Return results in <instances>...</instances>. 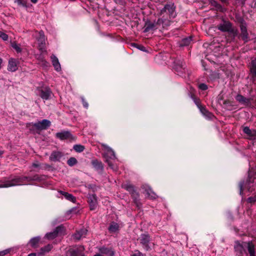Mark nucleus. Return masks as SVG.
I'll return each mask as SVG.
<instances>
[{"instance_id":"473e14b6","label":"nucleus","mask_w":256,"mask_h":256,"mask_svg":"<svg viewBox=\"0 0 256 256\" xmlns=\"http://www.w3.org/2000/svg\"><path fill=\"white\" fill-rule=\"evenodd\" d=\"M192 40V37H188L186 38H183L180 43V46H188L190 44V42Z\"/></svg>"},{"instance_id":"79ce46f5","label":"nucleus","mask_w":256,"mask_h":256,"mask_svg":"<svg viewBox=\"0 0 256 256\" xmlns=\"http://www.w3.org/2000/svg\"><path fill=\"white\" fill-rule=\"evenodd\" d=\"M244 181H241L238 184V187L240 188V194H242L243 192V186L244 185Z\"/></svg>"},{"instance_id":"412c9836","label":"nucleus","mask_w":256,"mask_h":256,"mask_svg":"<svg viewBox=\"0 0 256 256\" xmlns=\"http://www.w3.org/2000/svg\"><path fill=\"white\" fill-rule=\"evenodd\" d=\"M92 164L94 168L100 172L104 170V166L102 162L98 160H94L92 161Z\"/></svg>"},{"instance_id":"cd10ccee","label":"nucleus","mask_w":256,"mask_h":256,"mask_svg":"<svg viewBox=\"0 0 256 256\" xmlns=\"http://www.w3.org/2000/svg\"><path fill=\"white\" fill-rule=\"evenodd\" d=\"M105 148L107 149L106 155L111 159L116 158V156L114 150L106 144H102Z\"/></svg>"},{"instance_id":"f8f14e48","label":"nucleus","mask_w":256,"mask_h":256,"mask_svg":"<svg viewBox=\"0 0 256 256\" xmlns=\"http://www.w3.org/2000/svg\"><path fill=\"white\" fill-rule=\"evenodd\" d=\"M88 201L90 205V210H95L98 206V200L96 195L95 194H90Z\"/></svg>"},{"instance_id":"6e6552de","label":"nucleus","mask_w":256,"mask_h":256,"mask_svg":"<svg viewBox=\"0 0 256 256\" xmlns=\"http://www.w3.org/2000/svg\"><path fill=\"white\" fill-rule=\"evenodd\" d=\"M150 240V236L148 234H143L140 235V243L146 250H148L150 249V247L149 246V242Z\"/></svg>"},{"instance_id":"e2e57ef3","label":"nucleus","mask_w":256,"mask_h":256,"mask_svg":"<svg viewBox=\"0 0 256 256\" xmlns=\"http://www.w3.org/2000/svg\"><path fill=\"white\" fill-rule=\"evenodd\" d=\"M142 50H143V48H144V46H141V48H138Z\"/></svg>"},{"instance_id":"69168bd1","label":"nucleus","mask_w":256,"mask_h":256,"mask_svg":"<svg viewBox=\"0 0 256 256\" xmlns=\"http://www.w3.org/2000/svg\"><path fill=\"white\" fill-rule=\"evenodd\" d=\"M81 256H85V255H84V254H82V255Z\"/></svg>"},{"instance_id":"f3484780","label":"nucleus","mask_w":256,"mask_h":256,"mask_svg":"<svg viewBox=\"0 0 256 256\" xmlns=\"http://www.w3.org/2000/svg\"><path fill=\"white\" fill-rule=\"evenodd\" d=\"M18 68L17 61L14 58H10L8 61V70L10 72H15Z\"/></svg>"},{"instance_id":"9b49d317","label":"nucleus","mask_w":256,"mask_h":256,"mask_svg":"<svg viewBox=\"0 0 256 256\" xmlns=\"http://www.w3.org/2000/svg\"><path fill=\"white\" fill-rule=\"evenodd\" d=\"M142 188L144 190L148 198L152 200H155L158 198V196L152 190V188L148 186L146 184L142 185Z\"/></svg>"},{"instance_id":"4c0bfd02","label":"nucleus","mask_w":256,"mask_h":256,"mask_svg":"<svg viewBox=\"0 0 256 256\" xmlns=\"http://www.w3.org/2000/svg\"><path fill=\"white\" fill-rule=\"evenodd\" d=\"M118 229V226L116 223L113 222L112 224L109 228L108 230L112 232H115Z\"/></svg>"},{"instance_id":"c756f323","label":"nucleus","mask_w":256,"mask_h":256,"mask_svg":"<svg viewBox=\"0 0 256 256\" xmlns=\"http://www.w3.org/2000/svg\"><path fill=\"white\" fill-rule=\"evenodd\" d=\"M199 108L201 112L206 117L210 118L214 116L212 113L209 112L204 107L200 106Z\"/></svg>"},{"instance_id":"0eeeda50","label":"nucleus","mask_w":256,"mask_h":256,"mask_svg":"<svg viewBox=\"0 0 256 256\" xmlns=\"http://www.w3.org/2000/svg\"><path fill=\"white\" fill-rule=\"evenodd\" d=\"M50 122L49 120L44 119L42 121H39L38 122L32 124V125L36 130H46L50 126Z\"/></svg>"},{"instance_id":"2f4dec72","label":"nucleus","mask_w":256,"mask_h":256,"mask_svg":"<svg viewBox=\"0 0 256 256\" xmlns=\"http://www.w3.org/2000/svg\"><path fill=\"white\" fill-rule=\"evenodd\" d=\"M124 188L128 190L130 194L132 195V193L135 192H136L134 186L130 184H126L124 186Z\"/></svg>"},{"instance_id":"20e7f679","label":"nucleus","mask_w":256,"mask_h":256,"mask_svg":"<svg viewBox=\"0 0 256 256\" xmlns=\"http://www.w3.org/2000/svg\"><path fill=\"white\" fill-rule=\"evenodd\" d=\"M64 230V228L62 225L57 226L53 232L47 233L45 237L50 240H52L58 236L59 234H61Z\"/></svg>"},{"instance_id":"3c124183","label":"nucleus","mask_w":256,"mask_h":256,"mask_svg":"<svg viewBox=\"0 0 256 256\" xmlns=\"http://www.w3.org/2000/svg\"><path fill=\"white\" fill-rule=\"evenodd\" d=\"M251 7L254 8H256V0H254L251 4Z\"/></svg>"},{"instance_id":"7ed1b4c3","label":"nucleus","mask_w":256,"mask_h":256,"mask_svg":"<svg viewBox=\"0 0 256 256\" xmlns=\"http://www.w3.org/2000/svg\"><path fill=\"white\" fill-rule=\"evenodd\" d=\"M217 28L222 32H228L232 36V40L238 35V30L228 20H222V22L217 26Z\"/></svg>"},{"instance_id":"1a4fd4ad","label":"nucleus","mask_w":256,"mask_h":256,"mask_svg":"<svg viewBox=\"0 0 256 256\" xmlns=\"http://www.w3.org/2000/svg\"><path fill=\"white\" fill-rule=\"evenodd\" d=\"M240 34L238 36L239 38H241L244 43L248 42L250 40V36L247 30V26H240Z\"/></svg>"},{"instance_id":"b1692460","label":"nucleus","mask_w":256,"mask_h":256,"mask_svg":"<svg viewBox=\"0 0 256 256\" xmlns=\"http://www.w3.org/2000/svg\"><path fill=\"white\" fill-rule=\"evenodd\" d=\"M131 196L132 197L134 200V202L136 205L137 207L140 208V206H142V204L140 202L139 194L138 192H135L132 193V194L131 195Z\"/></svg>"},{"instance_id":"4468645a","label":"nucleus","mask_w":256,"mask_h":256,"mask_svg":"<svg viewBox=\"0 0 256 256\" xmlns=\"http://www.w3.org/2000/svg\"><path fill=\"white\" fill-rule=\"evenodd\" d=\"M236 100L241 104H243L246 106H250L251 104V99L246 98L243 96L238 94L235 98Z\"/></svg>"},{"instance_id":"49530a36","label":"nucleus","mask_w":256,"mask_h":256,"mask_svg":"<svg viewBox=\"0 0 256 256\" xmlns=\"http://www.w3.org/2000/svg\"><path fill=\"white\" fill-rule=\"evenodd\" d=\"M18 5L24 7H27L26 2L24 0H18L16 2Z\"/></svg>"},{"instance_id":"ddd939ff","label":"nucleus","mask_w":256,"mask_h":256,"mask_svg":"<svg viewBox=\"0 0 256 256\" xmlns=\"http://www.w3.org/2000/svg\"><path fill=\"white\" fill-rule=\"evenodd\" d=\"M242 130L248 136L249 140H254L256 139V130H251L248 126H244Z\"/></svg>"},{"instance_id":"603ef678","label":"nucleus","mask_w":256,"mask_h":256,"mask_svg":"<svg viewBox=\"0 0 256 256\" xmlns=\"http://www.w3.org/2000/svg\"><path fill=\"white\" fill-rule=\"evenodd\" d=\"M32 166L34 168H38L39 167L40 165L38 163H33L32 164Z\"/></svg>"},{"instance_id":"f03ea898","label":"nucleus","mask_w":256,"mask_h":256,"mask_svg":"<svg viewBox=\"0 0 256 256\" xmlns=\"http://www.w3.org/2000/svg\"><path fill=\"white\" fill-rule=\"evenodd\" d=\"M25 181L27 182H32L31 176H15L10 180L6 181H0V188H8L17 185H20L24 183Z\"/></svg>"},{"instance_id":"8fccbe9b","label":"nucleus","mask_w":256,"mask_h":256,"mask_svg":"<svg viewBox=\"0 0 256 256\" xmlns=\"http://www.w3.org/2000/svg\"><path fill=\"white\" fill-rule=\"evenodd\" d=\"M131 256H144V255L142 252L138 251V252L132 254Z\"/></svg>"},{"instance_id":"6ab92c4d","label":"nucleus","mask_w":256,"mask_h":256,"mask_svg":"<svg viewBox=\"0 0 256 256\" xmlns=\"http://www.w3.org/2000/svg\"><path fill=\"white\" fill-rule=\"evenodd\" d=\"M40 241V237L39 236L34 237L32 238L29 242L28 244L32 248H37L39 246V244Z\"/></svg>"},{"instance_id":"72a5a7b5","label":"nucleus","mask_w":256,"mask_h":256,"mask_svg":"<svg viewBox=\"0 0 256 256\" xmlns=\"http://www.w3.org/2000/svg\"><path fill=\"white\" fill-rule=\"evenodd\" d=\"M79 250L78 249L70 248L67 252V256H78Z\"/></svg>"},{"instance_id":"4be33fe9","label":"nucleus","mask_w":256,"mask_h":256,"mask_svg":"<svg viewBox=\"0 0 256 256\" xmlns=\"http://www.w3.org/2000/svg\"><path fill=\"white\" fill-rule=\"evenodd\" d=\"M86 232L87 230L84 229L77 231L72 235L73 238L76 240H78L82 236H84L86 234Z\"/></svg>"},{"instance_id":"7c9ffc66","label":"nucleus","mask_w":256,"mask_h":256,"mask_svg":"<svg viewBox=\"0 0 256 256\" xmlns=\"http://www.w3.org/2000/svg\"><path fill=\"white\" fill-rule=\"evenodd\" d=\"M234 248L236 252L240 253V254H242L244 247L238 241L235 242Z\"/></svg>"},{"instance_id":"5fc2aeb1","label":"nucleus","mask_w":256,"mask_h":256,"mask_svg":"<svg viewBox=\"0 0 256 256\" xmlns=\"http://www.w3.org/2000/svg\"><path fill=\"white\" fill-rule=\"evenodd\" d=\"M190 97L194 99V100H195V96L194 94H192V92H190Z\"/></svg>"},{"instance_id":"09e8293b","label":"nucleus","mask_w":256,"mask_h":256,"mask_svg":"<svg viewBox=\"0 0 256 256\" xmlns=\"http://www.w3.org/2000/svg\"><path fill=\"white\" fill-rule=\"evenodd\" d=\"M82 100L84 106L86 108H88V103L86 101L84 98H82Z\"/></svg>"},{"instance_id":"f704fd0d","label":"nucleus","mask_w":256,"mask_h":256,"mask_svg":"<svg viewBox=\"0 0 256 256\" xmlns=\"http://www.w3.org/2000/svg\"><path fill=\"white\" fill-rule=\"evenodd\" d=\"M74 150L78 152H81L84 150L85 148L81 144H75L73 147Z\"/></svg>"},{"instance_id":"ea45409f","label":"nucleus","mask_w":256,"mask_h":256,"mask_svg":"<svg viewBox=\"0 0 256 256\" xmlns=\"http://www.w3.org/2000/svg\"><path fill=\"white\" fill-rule=\"evenodd\" d=\"M12 46L16 51L17 52H20L22 48L20 46L17 44L15 42L12 43Z\"/></svg>"},{"instance_id":"a878e982","label":"nucleus","mask_w":256,"mask_h":256,"mask_svg":"<svg viewBox=\"0 0 256 256\" xmlns=\"http://www.w3.org/2000/svg\"><path fill=\"white\" fill-rule=\"evenodd\" d=\"M58 192L62 194V196H64V198L70 201V202H76V198L73 196L72 195V194H70L67 192H64V191H62V190H60L58 191Z\"/></svg>"},{"instance_id":"c03bdc74","label":"nucleus","mask_w":256,"mask_h":256,"mask_svg":"<svg viewBox=\"0 0 256 256\" xmlns=\"http://www.w3.org/2000/svg\"><path fill=\"white\" fill-rule=\"evenodd\" d=\"M247 202H249V203H254L255 202H256V195L254 196L249 197L247 199Z\"/></svg>"},{"instance_id":"423d86ee","label":"nucleus","mask_w":256,"mask_h":256,"mask_svg":"<svg viewBox=\"0 0 256 256\" xmlns=\"http://www.w3.org/2000/svg\"><path fill=\"white\" fill-rule=\"evenodd\" d=\"M38 90L39 92V96L45 100H49L52 94V90L48 87L38 88Z\"/></svg>"},{"instance_id":"bf43d9fd","label":"nucleus","mask_w":256,"mask_h":256,"mask_svg":"<svg viewBox=\"0 0 256 256\" xmlns=\"http://www.w3.org/2000/svg\"><path fill=\"white\" fill-rule=\"evenodd\" d=\"M194 102H195L196 104L198 105V107L200 106H200H199V104H198V102L196 101V100H194Z\"/></svg>"},{"instance_id":"a211bd4d","label":"nucleus","mask_w":256,"mask_h":256,"mask_svg":"<svg viewBox=\"0 0 256 256\" xmlns=\"http://www.w3.org/2000/svg\"><path fill=\"white\" fill-rule=\"evenodd\" d=\"M209 2L211 6H214L216 10L220 12H225L226 9L220 4L218 2L215 0H209Z\"/></svg>"},{"instance_id":"39448f33","label":"nucleus","mask_w":256,"mask_h":256,"mask_svg":"<svg viewBox=\"0 0 256 256\" xmlns=\"http://www.w3.org/2000/svg\"><path fill=\"white\" fill-rule=\"evenodd\" d=\"M39 36L36 38V40L38 42V50L42 52H46L45 48L46 38L44 32L42 30H40L38 32Z\"/></svg>"},{"instance_id":"9d476101","label":"nucleus","mask_w":256,"mask_h":256,"mask_svg":"<svg viewBox=\"0 0 256 256\" xmlns=\"http://www.w3.org/2000/svg\"><path fill=\"white\" fill-rule=\"evenodd\" d=\"M159 26L160 25L159 24H158V20H157L156 22L154 21V22L148 21L145 24L144 32H146L151 30H156L158 29L159 28Z\"/></svg>"},{"instance_id":"052dcab7","label":"nucleus","mask_w":256,"mask_h":256,"mask_svg":"<svg viewBox=\"0 0 256 256\" xmlns=\"http://www.w3.org/2000/svg\"><path fill=\"white\" fill-rule=\"evenodd\" d=\"M2 60L0 58V69L1 68V64L2 63Z\"/></svg>"},{"instance_id":"6e6d98bb","label":"nucleus","mask_w":256,"mask_h":256,"mask_svg":"<svg viewBox=\"0 0 256 256\" xmlns=\"http://www.w3.org/2000/svg\"><path fill=\"white\" fill-rule=\"evenodd\" d=\"M28 256H36V253H30Z\"/></svg>"},{"instance_id":"a18cd8bd","label":"nucleus","mask_w":256,"mask_h":256,"mask_svg":"<svg viewBox=\"0 0 256 256\" xmlns=\"http://www.w3.org/2000/svg\"><path fill=\"white\" fill-rule=\"evenodd\" d=\"M10 249H6L0 252V256H4L10 253Z\"/></svg>"},{"instance_id":"680f3d73","label":"nucleus","mask_w":256,"mask_h":256,"mask_svg":"<svg viewBox=\"0 0 256 256\" xmlns=\"http://www.w3.org/2000/svg\"><path fill=\"white\" fill-rule=\"evenodd\" d=\"M4 152L2 151H0V156L3 154Z\"/></svg>"},{"instance_id":"f257e3e1","label":"nucleus","mask_w":256,"mask_h":256,"mask_svg":"<svg viewBox=\"0 0 256 256\" xmlns=\"http://www.w3.org/2000/svg\"><path fill=\"white\" fill-rule=\"evenodd\" d=\"M176 6L174 3L166 4L160 10L159 15L162 17L159 18L158 24L162 26L163 28L168 26L170 24V19L176 16Z\"/></svg>"},{"instance_id":"13d9d810","label":"nucleus","mask_w":256,"mask_h":256,"mask_svg":"<svg viewBox=\"0 0 256 256\" xmlns=\"http://www.w3.org/2000/svg\"><path fill=\"white\" fill-rule=\"evenodd\" d=\"M94 256H103L100 254H94Z\"/></svg>"},{"instance_id":"dca6fc26","label":"nucleus","mask_w":256,"mask_h":256,"mask_svg":"<svg viewBox=\"0 0 256 256\" xmlns=\"http://www.w3.org/2000/svg\"><path fill=\"white\" fill-rule=\"evenodd\" d=\"M57 138L61 140H65L72 138V135L69 131H62L57 132L56 134Z\"/></svg>"},{"instance_id":"4d7b16f0","label":"nucleus","mask_w":256,"mask_h":256,"mask_svg":"<svg viewBox=\"0 0 256 256\" xmlns=\"http://www.w3.org/2000/svg\"><path fill=\"white\" fill-rule=\"evenodd\" d=\"M31 2L34 3V4H36V2H38V0H30Z\"/></svg>"},{"instance_id":"2eb2a0df","label":"nucleus","mask_w":256,"mask_h":256,"mask_svg":"<svg viewBox=\"0 0 256 256\" xmlns=\"http://www.w3.org/2000/svg\"><path fill=\"white\" fill-rule=\"evenodd\" d=\"M63 156L64 154L61 152L55 150L52 152L49 158L52 162H58Z\"/></svg>"},{"instance_id":"37998d69","label":"nucleus","mask_w":256,"mask_h":256,"mask_svg":"<svg viewBox=\"0 0 256 256\" xmlns=\"http://www.w3.org/2000/svg\"><path fill=\"white\" fill-rule=\"evenodd\" d=\"M198 88L202 90H206L208 88V86L204 83L200 84L198 86Z\"/></svg>"},{"instance_id":"a19ab883","label":"nucleus","mask_w":256,"mask_h":256,"mask_svg":"<svg viewBox=\"0 0 256 256\" xmlns=\"http://www.w3.org/2000/svg\"><path fill=\"white\" fill-rule=\"evenodd\" d=\"M0 38L4 41H6L8 40V36L6 33L0 30Z\"/></svg>"},{"instance_id":"0e129e2a","label":"nucleus","mask_w":256,"mask_h":256,"mask_svg":"<svg viewBox=\"0 0 256 256\" xmlns=\"http://www.w3.org/2000/svg\"><path fill=\"white\" fill-rule=\"evenodd\" d=\"M242 4L244 5V2H242Z\"/></svg>"},{"instance_id":"393cba45","label":"nucleus","mask_w":256,"mask_h":256,"mask_svg":"<svg viewBox=\"0 0 256 256\" xmlns=\"http://www.w3.org/2000/svg\"><path fill=\"white\" fill-rule=\"evenodd\" d=\"M247 248L249 254L248 256H256L255 246L252 242H248Z\"/></svg>"},{"instance_id":"e433bc0d","label":"nucleus","mask_w":256,"mask_h":256,"mask_svg":"<svg viewBox=\"0 0 256 256\" xmlns=\"http://www.w3.org/2000/svg\"><path fill=\"white\" fill-rule=\"evenodd\" d=\"M78 163V160L74 157L70 158L67 161L68 164L70 166H72Z\"/></svg>"},{"instance_id":"aec40b11","label":"nucleus","mask_w":256,"mask_h":256,"mask_svg":"<svg viewBox=\"0 0 256 256\" xmlns=\"http://www.w3.org/2000/svg\"><path fill=\"white\" fill-rule=\"evenodd\" d=\"M50 58L52 60V64L54 66L55 70L57 72L60 71L61 70V66L58 58L54 54L51 56Z\"/></svg>"},{"instance_id":"5701e85b","label":"nucleus","mask_w":256,"mask_h":256,"mask_svg":"<svg viewBox=\"0 0 256 256\" xmlns=\"http://www.w3.org/2000/svg\"><path fill=\"white\" fill-rule=\"evenodd\" d=\"M99 251L101 254L108 256H114V252L112 249L108 248L102 247L100 248Z\"/></svg>"},{"instance_id":"58836bf2","label":"nucleus","mask_w":256,"mask_h":256,"mask_svg":"<svg viewBox=\"0 0 256 256\" xmlns=\"http://www.w3.org/2000/svg\"><path fill=\"white\" fill-rule=\"evenodd\" d=\"M106 162L108 163V166L112 170H115V171L117 170H118L117 166L112 163V160L106 158Z\"/></svg>"},{"instance_id":"c9c22d12","label":"nucleus","mask_w":256,"mask_h":256,"mask_svg":"<svg viewBox=\"0 0 256 256\" xmlns=\"http://www.w3.org/2000/svg\"><path fill=\"white\" fill-rule=\"evenodd\" d=\"M236 21L240 24V26H246V24L244 20V18L239 15H236Z\"/></svg>"},{"instance_id":"bb28decb","label":"nucleus","mask_w":256,"mask_h":256,"mask_svg":"<svg viewBox=\"0 0 256 256\" xmlns=\"http://www.w3.org/2000/svg\"><path fill=\"white\" fill-rule=\"evenodd\" d=\"M53 246L52 244H48L46 246L40 248L38 254L44 255L46 253L50 252Z\"/></svg>"},{"instance_id":"864d4df0","label":"nucleus","mask_w":256,"mask_h":256,"mask_svg":"<svg viewBox=\"0 0 256 256\" xmlns=\"http://www.w3.org/2000/svg\"><path fill=\"white\" fill-rule=\"evenodd\" d=\"M222 2L228 4V0H220Z\"/></svg>"},{"instance_id":"c85d7f7f","label":"nucleus","mask_w":256,"mask_h":256,"mask_svg":"<svg viewBox=\"0 0 256 256\" xmlns=\"http://www.w3.org/2000/svg\"><path fill=\"white\" fill-rule=\"evenodd\" d=\"M42 53L43 52H40V54H37L36 55V58L38 61L42 62V64L43 66H47L48 64V62L45 60L42 54Z\"/></svg>"},{"instance_id":"de8ad7c7","label":"nucleus","mask_w":256,"mask_h":256,"mask_svg":"<svg viewBox=\"0 0 256 256\" xmlns=\"http://www.w3.org/2000/svg\"><path fill=\"white\" fill-rule=\"evenodd\" d=\"M32 181H40L41 180V178L38 175L36 174L32 177Z\"/></svg>"}]
</instances>
